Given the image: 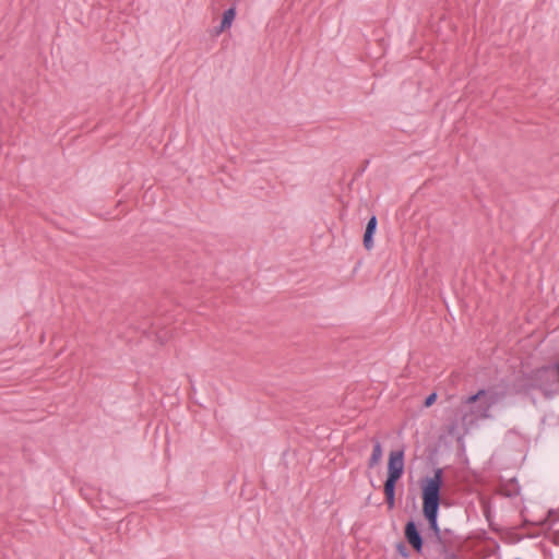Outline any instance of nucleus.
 <instances>
[{
  "instance_id": "obj_1",
  "label": "nucleus",
  "mask_w": 559,
  "mask_h": 559,
  "mask_svg": "<svg viewBox=\"0 0 559 559\" xmlns=\"http://www.w3.org/2000/svg\"><path fill=\"white\" fill-rule=\"evenodd\" d=\"M443 487L444 472L441 467L435 468L432 476H425L419 480L421 513L436 543L440 545L444 544L438 523L440 507L445 503L442 495Z\"/></svg>"
},
{
  "instance_id": "obj_2",
  "label": "nucleus",
  "mask_w": 559,
  "mask_h": 559,
  "mask_svg": "<svg viewBox=\"0 0 559 559\" xmlns=\"http://www.w3.org/2000/svg\"><path fill=\"white\" fill-rule=\"evenodd\" d=\"M469 405V411L461 415L460 421L459 419H454L449 423V435L453 437H461L467 433L469 429L478 423V420L487 419L490 417V403H487L486 400L481 399L480 401H477L475 404Z\"/></svg>"
},
{
  "instance_id": "obj_3",
  "label": "nucleus",
  "mask_w": 559,
  "mask_h": 559,
  "mask_svg": "<svg viewBox=\"0 0 559 559\" xmlns=\"http://www.w3.org/2000/svg\"><path fill=\"white\" fill-rule=\"evenodd\" d=\"M533 386L546 396L555 392L557 386V369L555 362L536 368L531 376Z\"/></svg>"
},
{
  "instance_id": "obj_4",
  "label": "nucleus",
  "mask_w": 559,
  "mask_h": 559,
  "mask_svg": "<svg viewBox=\"0 0 559 559\" xmlns=\"http://www.w3.org/2000/svg\"><path fill=\"white\" fill-rule=\"evenodd\" d=\"M404 537L417 555L424 552V537L414 520H408L404 525Z\"/></svg>"
},
{
  "instance_id": "obj_5",
  "label": "nucleus",
  "mask_w": 559,
  "mask_h": 559,
  "mask_svg": "<svg viewBox=\"0 0 559 559\" xmlns=\"http://www.w3.org/2000/svg\"><path fill=\"white\" fill-rule=\"evenodd\" d=\"M404 473V450L391 451L388 460L386 477L400 480Z\"/></svg>"
},
{
  "instance_id": "obj_6",
  "label": "nucleus",
  "mask_w": 559,
  "mask_h": 559,
  "mask_svg": "<svg viewBox=\"0 0 559 559\" xmlns=\"http://www.w3.org/2000/svg\"><path fill=\"white\" fill-rule=\"evenodd\" d=\"M504 394H499L498 392H490L485 389L478 390L475 394L469 395L465 399V404H475L477 401L481 399L486 400L487 403H490V408L501 399Z\"/></svg>"
},
{
  "instance_id": "obj_7",
  "label": "nucleus",
  "mask_w": 559,
  "mask_h": 559,
  "mask_svg": "<svg viewBox=\"0 0 559 559\" xmlns=\"http://www.w3.org/2000/svg\"><path fill=\"white\" fill-rule=\"evenodd\" d=\"M397 481V479L386 477L383 484L385 503L389 510H393L395 508V490Z\"/></svg>"
},
{
  "instance_id": "obj_8",
  "label": "nucleus",
  "mask_w": 559,
  "mask_h": 559,
  "mask_svg": "<svg viewBox=\"0 0 559 559\" xmlns=\"http://www.w3.org/2000/svg\"><path fill=\"white\" fill-rule=\"evenodd\" d=\"M377 225H378L377 216L372 215L366 225V229H365V234H364V238H362V243H364V247L366 250H370L373 248V236L377 231Z\"/></svg>"
},
{
  "instance_id": "obj_9",
  "label": "nucleus",
  "mask_w": 559,
  "mask_h": 559,
  "mask_svg": "<svg viewBox=\"0 0 559 559\" xmlns=\"http://www.w3.org/2000/svg\"><path fill=\"white\" fill-rule=\"evenodd\" d=\"M373 443L372 453L368 460L367 466L369 469L374 468L381 461L382 457V445L378 438L371 439Z\"/></svg>"
},
{
  "instance_id": "obj_10",
  "label": "nucleus",
  "mask_w": 559,
  "mask_h": 559,
  "mask_svg": "<svg viewBox=\"0 0 559 559\" xmlns=\"http://www.w3.org/2000/svg\"><path fill=\"white\" fill-rule=\"evenodd\" d=\"M236 17V7L233 5L227 9L222 16L221 23L223 24V28H229Z\"/></svg>"
},
{
  "instance_id": "obj_11",
  "label": "nucleus",
  "mask_w": 559,
  "mask_h": 559,
  "mask_svg": "<svg viewBox=\"0 0 559 559\" xmlns=\"http://www.w3.org/2000/svg\"><path fill=\"white\" fill-rule=\"evenodd\" d=\"M396 551L401 557H403L405 559H408L411 556L408 548L406 547V545L403 542H400L396 544Z\"/></svg>"
},
{
  "instance_id": "obj_12",
  "label": "nucleus",
  "mask_w": 559,
  "mask_h": 559,
  "mask_svg": "<svg viewBox=\"0 0 559 559\" xmlns=\"http://www.w3.org/2000/svg\"><path fill=\"white\" fill-rule=\"evenodd\" d=\"M437 397H438V394L436 392H432L430 393L429 395L426 396V399L424 400V407H430L435 404V402L437 401Z\"/></svg>"
},
{
  "instance_id": "obj_13",
  "label": "nucleus",
  "mask_w": 559,
  "mask_h": 559,
  "mask_svg": "<svg viewBox=\"0 0 559 559\" xmlns=\"http://www.w3.org/2000/svg\"><path fill=\"white\" fill-rule=\"evenodd\" d=\"M442 554H444L445 559H460L455 552L448 550L445 544L442 545Z\"/></svg>"
},
{
  "instance_id": "obj_14",
  "label": "nucleus",
  "mask_w": 559,
  "mask_h": 559,
  "mask_svg": "<svg viewBox=\"0 0 559 559\" xmlns=\"http://www.w3.org/2000/svg\"><path fill=\"white\" fill-rule=\"evenodd\" d=\"M227 28H223V24L221 23L219 26L215 27L214 34L219 35L221 33L225 32Z\"/></svg>"
},
{
  "instance_id": "obj_15",
  "label": "nucleus",
  "mask_w": 559,
  "mask_h": 559,
  "mask_svg": "<svg viewBox=\"0 0 559 559\" xmlns=\"http://www.w3.org/2000/svg\"><path fill=\"white\" fill-rule=\"evenodd\" d=\"M555 368L557 369V381H558V384H559V361L555 362Z\"/></svg>"
},
{
  "instance_id": "obj_16",
  "label": "nucleus",
  "mask_w": 559,
  "mask_h": 559,
  "mask_svg": "<svg viewBox=\"0 0 559 559\" xmlns=\"http://www.w3.org/2000/svg\"><path fill=\"white\" fill-rule=\"evenodd\" d=\"M554 512H555L554 510H549V511H548V515L554 514Z\"/></svg>"
}]
</instances>
